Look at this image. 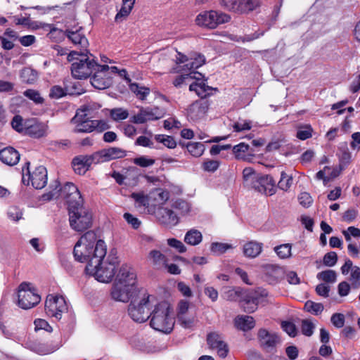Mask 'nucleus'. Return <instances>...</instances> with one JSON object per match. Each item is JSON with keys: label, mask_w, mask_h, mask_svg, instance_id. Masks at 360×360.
I'll list each match as a JSON object with an SVG mask.
<instances>
[{"label": "nucleus", "mask_w": 360, "mask_h": 360, "mask_svg": "<svg viewBox=\"0 0 360 360\" xmlns=\"http://www.w3.org/2000/svg\"><path fill=\"white\" fill-rule=\"evenodd\" d=\"M106 253L105 242L97 240L96 233L92 231L82 236L73 249L75 259L79 262L87 263L85 268L86 274L102 283H108L112 280L119 264L116 251L112 250L104 261Z\"/></svg>", "instance_id": "f257e3e1"}, {"label": "nucleus", "mask_w": 360, "mask_h": 360, "mask_svg": "<svg viewBox=\"0 0 360 360\" xmlns=\"http://www.w3.org/2000/svg\"><path fill=\"white\" fill-rule=\"evenodd\" d=\"M150 299L153 309L149 312L150 326L155 330L166 334L171 333L174 326L172 304L162 294H155Z\"/></svg>", "instance_id": "f03ea898"}, {"label": "nucleus", "mask_w": 360, "mask_h": 360, "mask_svg": "<svg viewBox=\"0 0 360 360\" xmlns=\"http://www.w3.org/2000/svg\"><path fill=\"white\" fill-rule=\"evenodd\" d=\"M155 294H110V299L116 302L130 303L128 307L129 316L137 323H143L149 318L152 302Z\"/></svg>", "instance_id": "7ed1b4c3"}, {"label": "nucleus", "mask_w": 360, "mask_h": 360, "mask_svg": "<svg viewBox=\"0 0 360 360\" xmlns=\"http://www.w3.org/2000/svg\"><path fill=\"white\" fill-rule=\"evenodd\" d=\"M86 53L81 52L80 53L77 51H71L68 56V61H73L71 66V72L72 76L79 79H86L90 77L96 70L101 68V70H108L109 66L107 65H99L94 58H90L88 56L91 54L88 51L85 50Z\"/></svg>", "instance_id": "20e7f679"}, {"label": "nucleus", "mask_w": 360, "mask_h": 360, "mask_svg": "<svg viewBox=\"0 0 360 360\" xmlns=\"http://www.w3.org/2000/svg\"><path fill=\"white\" fill-rule=\"evenodd\" d=\"M60 183L56 181L54 185H51L54 188L49 192L43 194L42 200L49 201L61 197L65 200L68 207L83 203L81 193L74 184L66 182L62 188H60Z\"/></svg>", "instance_id": "39448f33"}, {"label": "nucleus", "mask_w": 360, "mask_h": 360, "mask_svg": "<svg viewBox=\"0 0 360 360\" xmlns=\"http://www.w3.org/2000/svg\"><path fill=\"white\" fill-rule=\"evenodd\" d=\"M140 290L134 270L123 265L115 278L112 292H136Z\"/></svg>", "instance_id": "423d86ee"}, {"label": "nucleus", "mask_w": 360, "mask_h": 360, "mask_svg": "<svg viewBox=\"0 0 360 360\" xmlns=\"http://www.w3.org/2000/svg\"><path fill=\"white\" fill-rule=\"evenodd\" d=\"M70 227L76 231H83L89 229L92 224L91 212L81 205L68 207Z\"/></svg>", "instance_id": "0eeeda50"}, {"label": "nucleus", "mask_w": 360, "mask_h": 360, "mask_svg": "<svg viewBox=\"0 0 360 360\" xmlns=\"http://www.w3.org/2000/svg\"><path fill=\"white\" fill-rule=\"evenodd\" d=\"M29 162H26L22 167V181L24 184L32 186L36 189H41L45 187L47 184V170L44 166H38L32 172L30 169Z\"/></svg>", "instance_id": "6e6552de"}, {"label": "nucleus", "mask_w": 360, "mask_h": 360, "mask_svg": "<svg viewBox=\"0 0 360 360\" xmlns=\"http://www.w3.org/2000/svg\"><path fill=\"white\" fill-rule=\"evenodd\" d=\"M230 15L216 11H204L196 17V24L200 27L214 29L218 25L228 22Z\"/></svg>", "instance_id": "1a4fd4ad"}, {"label": "nucleus", "mask_w": 360, "mask_h": 360, "mask_svg": "<svg viewBox=\"0 0 360 360\" xmlns=\"http://www.w3.org/2000/svg\"><path fill=\"white\" fill-rule=\"evenodd\" d=\"M68 310L65 297L61 294H48L45 302L46 314L59 321L63 312Z\"/></svg>", "instance_id": "9d476101"}, {"label": "nucleus", "mask_w": 360, "mask_h": 360, "mask_svg": "<svg viewBox=\"0 0 360 360\" xmlns=\"http://www.w3.org/2000/svg\"><path fill=\"white\" fill-rule=\"evenodd\" d=\"M257 338L260 347L268 353L276 352V347L281 342V338L276 333H270L264 328L259 330Z\"/></svg>", "instance_id": "9b49d317"}, {"label": "nucleus", "mask_w": 360, "mask_h": 360, "mask_svg": "<svg viewBox=\"0 0 360 360\" xmlns=\"http://www.w3.org/2000/svg\"><path fill=\"white\" fill-rule=\"evenodd\" d=\"M165 115L164 110L158 107H141L139 112L131 117V122L135 124H143L148 121L157 120Z\"/></svg>", "instance_id": "f8f14e48"}, {"label": "nucleus", "mask_w": 360, "mask_h": 360, "mask_svg": "<svg viewBox=\"0 0 360 360\" xmlns=\"http://www.w3.org/2000/svg\"><path fill=\"white\" fill-rule=\"evenodd\" d=\"M220 4L230 11L247 13L255 9L259 2L257 0H221Z\"/></svg>", "instance_id": "ddd939ff"}, {"label": "nucleus", "mask_w": 360, "mask_h": 360, "mask_svg": "<svg viewBox=\"0 0 360 360\" xmlns=\"http://www.w3.org/2000/svg\"><path fill=\"white\" fill-rule=\"evenodd\" d=\"M250 187L266 195H272L276 193V183L270 175L259 174Z\"/></svg>", "instance_id": "4468645a"}, {"label": "nucleus", "mask_w": 360, "mask_h": 360, "mask_svg": "<svg viewBox=\"0 0 360 360\" xmlns=\"http://www.w3.org/2000/svg\"><path fill=\"white\" fill-rule=\"evenodd\" d=\"M206 340L209 348L216 350L220 358L224 359L227 356L229 352V346L220 334L211 332L207 334Z\"/></svg>", "instance_id": "2eb2a0df"}, {"label": "nucleus", "mask_w": 360, "mask_h": 360, "mask_svg": "<svg viewBox=\"0 0 360 360\" xmlns=\"http://www.w3.org/2000/svg\"><path fill=\"white\" fill-rule=\"evenodd\" d=\"M72 167L78 174H84L92 164L99 163L96 153L91 155H79L72 160Z\"/></svg>", "instance_id": "dca6fc26"}, {"label": "nucleus", "mask_w": 360, "mask_h": 360, "mask_svg": "<svg viewBox=\"0 0 360 360\" xmlns=\"http://www.w3.org/2000/svg\"><path fill=\"white\" fill-rule=\"evenodd\" d=\"M25 133L32 138H41L47 135L49 127L46 124L34 119L25 120Z\"/></svg>", "instance_id": "f3484780"}, {"label": "nucleus", "mask_w": 360, "mask_h": 360, "mask_svg": "<svg viewBox=\"0 0 360 360\" xmlns=\"http://www.w3.org/2000/svg\"><path fill=\"white\" fill-rule=\"evenodd\" d=\"M239 306L245 312H254L258 305L259 297H266L268 294H256L257 296H252L253 294H235Z\"/></svg>", "instance_id": "a211bd4d"}, {"label": "nucleus", "mask_w": 360, "mask_h": 360, "mask_svg": "<svg viewBox=\"0 0 360 360\" xmlns=\"http://www.w3.org/2000/svg\"><path fill=\"white\" fill-rule=\"evenodd\" d=\"M264 280L269 284L278 283L284 276L282 266L274 264H266L262 266Z\"/></svg>", "instance_id": "6ab92c4d"}, {"label": "nucleus", "mask_w": 360, "mask_h": 360, "mask_svg": "<svg viewBox=\"0 0 360 360\" xmlns=\"http://www.w3.org/2000/svg\"><path fill=\"white\" fill-rule=\"evenodd\" d=\"M40 294H13V300L23 309H30L41 301Z\"/></svg>", "instance_id": "aec40b11"}, {"label": "nucleus", "mask_w": 360, "mask_h": 360, "mask_svg": "<svg viewBox=\"0 0 360 360\" xmlns=\"http://www.w3.org/2000/svg\"><path fill=\"white\" fill-rule=\"evenodd\" d=\"M210 102L205 98L193 102L188 109V115L193 120H198L204 117L209 109Z\"/></svg>", "instance_id": "412c9836"}, {"label": "nucleus", "mask_w": 360, "mask_h": 360, "mask_svg": "<svg viewBox=\"0 0 360 360\" xmlns=\"http://www.w3.org/2000/svg\"><path fill=\"white\" fill-rule=\"evenodd\" d=\"M84 110L77 111L75 116L72 118V121L76 123L75 131L89 133L94 130L93 120L86 117Z\"/></svg>", "instance_id": "4be33fe9"}, {"label": "nucleus", "mask_w": 360, "mask_h": 360, "mask_svg": "<svg viewBox=\"0 0 360 360\" xmlns=\"http://www.w3.org/2000/svg\"><path fill=\"white\" fill-rule=\"evenodd\" d=\"M96 153L99 163L122 158L127 155L126 150L117 147H110L108 148L102 149Z\"/></svg>", "instance_id": "5701e85b"}, {"label": "nucleus", "mask_w": 360, "mask_h": 360, "mask_svg": "<svg viewBox=\"0 0 360 360\" xmlns=\"http://www.w3.org/2000/svg\"><path fill=\"white\" fill-rule=\"evenodd\" d=\"M178 57H176L177 63H184L183 70H193L198 69L201 67L205 61V57L202 55H198L197 56H191L188 58L187 56L178 53Z\"/></svg>", "instance_id": "b1692460"}, {"label": "nucleus", "mask_w": 360, "mask_h": 360, "mask_svg": "<svg viewBox=\"0 0 360 360\" xmlns=\"http://www.w3.org/2000/svg\"><path fill=\"white\" fill-rule=\"evenodd\" d=\"M156 217L158 221L166 226H174L179 222V217L172 210L167 207H159L156 212Z\"/></svg>", "instance_id": "393cba45"}, {"label": "nucleus", "mask_w": 360, "mask_h": 360, "mask_svg": "<svg viewBox=\"0 0 360 360\" xmlns=\"http://www.w3.org/2000/svg\"><path fill=\"white\" fill-rule=\"evenodd\" d=\"M68 38L75 45H79L82 48H86L89 42L84 34L82 27L67 29L65 32Z\"/></svg>", "instance_id": "a878e982"}, {"label": "nucleus", "mask_w": 360, "mask_h": 360, "mask_svg": "<svg viewBox=\"0 0 360 360\" xmlns=\"http://www.w3.org/2000/svg\"><path fill=\"white\" fill-rule=\"evenodd\" d=\"M0 160L7 165L13 166L19 162L20 154L13 147H6L0 150Z\"/></svg>", "instance_id": "bb28decb"}, {"label": "nucleus", "mask_w": 360, "mask_h": 360, "mask_svg": "<svg viewBox=\"0 0 360 360\" xmlns=\"http://www.w3.org/2000/svg\"><path fill=\"white\" fill-rule=\"evenodd\" d=\"M108 70H101V68L96 70L91 75V84L92 86L98 89H105L110 85V81L105 78L106 72Z\"/></svg>", "instance_id": "cd10ccee"}, {"label": "nucleus", "mask_w": 360, "mask_h": 360, "mask_svg": "<svg viewBox=\"0 0 360 360\" xmlns=\"http://www.w3.org/2000/svg\"><path fill=\"white\" fill-rule=\"evenodd\" d=\"M336 155L339 160L340 170H344L349 165L352 159V155L349 150L347 142L340 144Z\"/></svg>", "instance_id": "c85d7f7f"}, {"label": "nucleus", "mask_w": 360, "mask_h": 360, "mask_svg": "<svg viewBox=\"0 0 360 360\" xmlns=\"http://www.w3.org/2000/svg\"><path fill=\"white\" fill-rule=\"evenodd\" d=\"M234 324L238 330L248 331L255 327V321L250 316H238L234 319Z\"/></svg>", "instance_id": "c756f323"}, {"label": "nucleus", "mask_w": 360, "mask_h": 360, "mask_svg": "<svg viewBox=\"0 0 360 360\" xmlns=\"http://www.w3.org/2000/svg\"><path fill=\"white\" fill-rule=\"evenodd\" d=\"M263 244L256 241H250L243 246L244 255L250 258L257 257L262 251Z\"/></svg>", "instance_id": "7c9ffc66"}, {"label": "nucleus", "mask_w": 360, "mask_h": 360, "mask_svg": "<svg viewBox=\"0 0 360 360\" xmlns=\"http://www.w3.org/2000/svg\"><path fill=\"white\" fill-rule=\"evenodd\" d=\"M202 240V233L195 229L188 231L184 237V241L191 245H197L201 243Z\"/></svg>", "instance_id": "2f4dec72"}, {"label": "nucleus", "mask_w": 360, "mask_h": 360, "mask_svg": "<svg viewBox=\"0 0 360 360\" xmlns=\"http://www.w3.org/2000/svg\"><path fill=\"white\" fill-rule=\"evenodd\" d=\"M148 259L157 268L166 265L167 258L159 250H153L149 252Z\"/></svg>", "instance_id": "473e14b6"}, {"label": "nucleus", "mask_w": 360, "mask_h": 360, "mask_svg": "<svg viewBox=\"0 0 360 360\" xmlns=\"http://www.w3.org/2000/svg\"><path fill=\"white\" fill-rule=\"evenodd\" d=\"M274 250L281 259H289L292 256V245L290 243L277 245L274 247Z\"/></svg>", "instance_id": "72a5a7b5"}, {"label": "nucleus", "mask_w": 360, "mask_h": 360, "mask_svg": "<svg viewBox=\"0 0 360 360\" xmlns=\"http://www.w3.org/2000/svg\"><path fill=\"white\" fill-rule=\"evenodd\" d=\"M172 207L181 215H185L189 213L191 208L188 202L181 198L174 200L172 202Z\"/></svg>", "instance_id": "f704fd0d"}, {"label": "nucleus", "mask_w": 360, "mask_h": 360, "mask_svg": "<svg viewBox=\"0 0 360 360\" xmlns=\"http://www.w3.org/2000/svg\"><path fill=\"white\" fill-rule=\"evenodd\" d=\"M20 77L23 82L27 84H33L37 81L38 75L33 69L25 68L22 70Z\"/></svg>", "instance_id": "c9c22d12"}, {"label": "nucleus", "mask_w": 360, "mask_h": 360, "mask_svg": "<svg viewBox=\"0 0 360 360\" xmlns=\"http://www.w3.org/2000/svg\"><path fill=\"white\" fill-rule=\"evenodd\" d=\"M130 90L136 94V97L142 101L145 100L150 94V89L145 86H140L136 83H132L129 85Z\"/></svg>", "instance_id": "e433bc0d"}, {"label": "nucleus", "mask_w": 360, "mask_h": 360, "mask_svg": "<svg viewBox=\"0 0 360 360\" xmlns=\"http://www.w3.org/2000/svg\"><path fill=\"white\" fill-rule=\"evenodd\" d=\"M188 151L194 157H200L205 151V145L202 143H189L187 145Z\"/></svg>", "instance_id": "4c0bfd02"}, {"label": "nucleus", "mask_w": 360, "mask_h": 360, "mask_svg": "<svg viewBox=\"0 0 360 360\" xmlns=\"http://www.w3.org/2000/svg\"><path fill=\"white\" fill-rule=\"evenodd\" d=\"M349 281L351 283L352 289L358 290L360 287V268L359 266H354L352 269Z\"/></svg>", "instance_id": "58836bf2"}, {"label": "nucleus", "mask_w": 360, "mask_h": 360, "mask_svg": "<svg viewBox=\"0 0 360 360\" xmlns=\"http://www.w3.org/2000/svg\"><path fill=\"white\" fill-rule=\"evenodd\" d=\"M210 89V86L206 85L204 82L193 83L189 86V90L191 91H195L201 98H204V97L206 96L205 93Z\"/></svg>", "instance_id": "ea45409f"}, {"label": "nucleus", "mask_w": 360, "mask_h": 360, "mask_svg": "<svg viewBox=\"0 0 360 360\" xmlns=\"http://www.w3.org/2000/svg\"><path fill=\"white\" fill-rule=\"evenodd\" d=\"M313 129L309 124L300 126L297 131L296 136L300 140H306L312 136Z\"/></svg>", "instance_id": "a19ab883"}, {"label": "nucleus", "mask_w": 360, "mask_h": 360, "mask_svg": "<svg viewBox=\"0 0 360 360\" xmlns=\"http://www.w3.org/2000/svg\"><path fill=\"white\" fill-rule=\"evenodd\" d=\"M292 176L287 174L285 172L281 174V179L278 183V187L283 191H288L292 184Z\"/></svg>", "instance_id": "79ce46f5"}, {"label": "nucleus", "mask_w": 360, "mask_h": 360, "mask_svg": "<svg viewBox=\"0 0 360 360\" xmlns=\"http://www.w3.org/2000/svg\"><path fill=\"white\" fill-rule=\"evenodd\" d=\"M231 248V245L229 244L216 242L211 244L210 250L213 254L220 255Z\"/></svg>", "instance_id": "37998d69"}, {"label": "nucleus", "mask_w": 360, "mask_h": 360, "mask_svg": "<svg viewBox=\"0 0 360 360\" xmlns=\"http://www.w3.org/2000/svg\"><path fill=\"white\" fill-rule=\"evenodd\" d=\"M129 112L127 110L117 108L110 110V117L115 121H120L125 120L128 117Z\"/></svg>", "instance_id": "c03bdc74"}, {"label": "nucleus", "mask_w": 360, "mask_h": 360, "mask_svg": "<svg viewBox=\"0 0 360 360\" xmlns=\"http://www.w3.org/2000/svg\"><path fill=\"white\" fill-rule=\"evenodd\" d=\"M259 173H256L252 167H245L243 171V179L245 184L250 186Z\"/></svg>", "instance_id": "a18cd8bd"}, {"label": "nucleus", "mask_w": 360, "mask_h": 360, "mask_svg": "<svg viewBox=\"0 0 360 360\" xmlns=\"http://www.w3.org/2000/svg\"><path fill=\"white\" fill-rule=\"evenodd\" d=\"M304 309L307 311L317 315L323 311L324 307L321 303H316L311 300H308L304 304Z\"/></svg>", "instance_id": "49530a36"}, {"label": "nucleus", "mask_w": 360, "mask_h": 360, "mask_svg": "<svg viewBox=\"0 0 360 360\" xmlns=\"http://www.w3.org/2000/svg\"><path fill=\"white\" fill-rule=\"evenodd\" d=\"M25 120L20 115H15L11 121L12 127L20 133H25Z\"/></svg>", "instance_id": "de8ad7c7"}, {"label": "nucleus", "mask_w": 360, "mask_h": 360, "mask_svg": "<svg viewBox=\"0 0 360 360\" xmlns=\"http://www.w3.org/2000/svg\"><path fill=\"white\" fill-rule=\"evenodd\" d=\"M315 328L314 324L309 319H303L301 322V330L303 335L307 337L312 335Z\"/></svg>", "instance_id": "09e8293b"}, {"label": "nucleus", "mask_w": 360, "mask_h": 360, "mask_svg": "<svg viewBox=\"0 0 360 360\" xmlns=\"http://www.w3.org/2000/svg\"><path fill=\"white\" fill-rule=\"evenodd\" d=\"M317 277L326 283H334L336 281V273L333 270L323 271L318 274Z\"/></svg>", "instance_id": "8fccbe9b"}, {"label": "nucleus", "mask_w": 360, "mask_h": 360, "mask_svg": "<svg viewBox=\"0 0 360 360\" xmlns=\"http://www.w3.org/2000/svg\"><path fill=\"white\" fill-rule=\"evenodd\" d=\"M155 139L157 141L163 143L165 146L169 148H174L176 146V143L173 139V137L170 136H165V135H156Z\"/></svg>", "instance_id": "3c124183"}, {"label": "nucleus", "mask_w": 360, "mask_h": 360, "mask_svg": "<svg viewBox=\"0 0 360 360\" xmlns=\"http://www.w3.org/2000/svg\"><path fill=\"white\" fill-rule=\"evenodd\" d=\"M220 165V162L216 160H206L202 165V168L207 172H214Z\"/></svg>", "instance_id": "603ef678"}, {"label": "nucleus", "mask_w": 360, "mask_h": 360, "mask_svg": "<svg viewBox=\"0 0 360 360\" xmlns=\"http://www.w3.org/2000/svg\"><path fill=\"white\" fill-rule=\"evenodd\" d=\"M24 96L32 100L37 104H41L44 102V98L41 96L38 91L34 89H27L24 91Z\"/></svg>", "instance_id": "864d4df0"}, {"label": "nucleus", "mask_w": 360, "mask_h": 360, "mask_svg": "<svg viewBox=\"0 0 360 360\" xmlns=\"http://www.w3.org/2000/svg\"><path fill=\"white\" fill-rule=\"evenodd\" d=\"M282 329L290 337H295L297 334L296 326L291 321H284L281 323Z\"/></svg>", "instance_id": "5fc2aeb1"}, {"label": "nucleus", "mask_w": 360, "mask_h": 360, "mask_svg": "<svg viewBox=\"0 0 360 360\" xmlns=\"http://www.w3.org/2000/svg\"><path fill=\"white\" fill-rule=\"evenodd\" d=\"M342 234L347 242L351 240V236L360 238V229L354 226H349L347 230L342 231Z\"/></svg>", "instance_id": "6e6d98bb"}, {"label": "nucleus", "mask_w": 360, "mask_h": 360, "mask_svg": "<svg viewBox=\"0 0 360 360\" xmlns=\"http://www.w3.org/2000/svg\"><path fill=\"white\" fill-rule=\"evenodd\" d=\"M134 163L141 167H148L152 166L155 163V160L148 158L146 156H140L134 159Z\"/></svg>", "instance_id": "4d7b16f0"}, {"label": "nucleus", "mask_w": 360, "mask_h": 360, "mask_svg": "<svg viewBox=\"0 0 360 360\" xmlns=\"http://www.w3.org/2000/svg\"><path fill=\"white\" fill-rule=\"evenodd\" d=\"M8 216L10 219L18 221L22 217V212L18 207L11 206L8 210Z\"/></svg>", "instance_id": "13d9d810"}, {"label": "nucleus", "mask_w": 360, "mask_h": 360, "mask_svg": "<svg viewBox=\"0 0 360 360\" xmlns=\"http://www.w3.org/2000/svg\"><path fill=\"white\" fill-rule=\"evenodd\" d=\"M131 197L134 200L138 206L146 207L148 205V197L143 193H131Z\"/></svg>", "instance_id": "bf43d9fd"}, {"label": "nucleus", "mask_w": 360, "mask_h": 360, "mask_svg": "<svg viewBox=\"0 0 360 360\" xmlns=\"http://www.w3.org/2000/svg\"><path fill=\"white\" fill-rule=\"evenodd\" d=\"M65 95L66 90L58 85L52 86L49 93V96L55 99L60 98Z\"/></svg>", "instance_id": "052dcab7"}, {"label": "nucleus", "mask_w": 360, "mask_h": 360, "mask_svg": "<svg viewBox=\"0 0 360 360\" xmlns=\"http://www.w3.org/2000/svg\"><path fill=\"white\" fill-rule=\"evenodd\" d=\"M338 261V255L335 252H330L323 257V262L327 266H333Z\"/></svg>", "instance_id": "680f3d73"}, {"label": "nucleus", "mask_w": 360, "mask_h": 360, "mask_svg": "<svg viewBox=\"0 0 360 360\" xmlns=\"http://www.w3.org/2000/svg\"><path fill=\"white\" fill-rule=\"evenodd\" d=\"M34 324L36 330H44L47 332H52L53 330V328L49 325V323L42 319H35Z\"/></svg>", "instance_id": "e2e57ef3"}, {"label": "nucleus", "mask_w": 360, "mask_h": 360, "mask_svg": "<svg viewBox=\"0 0 360 360\" xmlns=\"http://www.w3.org/2000/svg\"><path fill=\"white\" fill-rule=\"evenodd\" d=\"M331 323L338 328H342L345 324V316L340 313L333 314L330 319Z\"/></svg>", "instance_id": "0e129e2a"}, {"label": "nucleus", "mask_w": 360, "mask_h": 360, "mask_svg": "<svg viewBox=\"0 0 360 360\" xmlns=\"http://www.w3.org/2000/svg\"><path fill=\"white\" fill-rule=\"evenodd\" d=\"M167 244L177 250L179 252L183 253L186 251V248L184 245V243L175 238H169L167 240Z\"/></svg>", "instance_id": "69168bd1"}, {"label": "nucleus", "mask_w": 360, "mask_h": 360, "mask_svg": "<svg viewBox=\"0 0 360 360\" xmlns=\"http://www.w3.org/2000/svg\"><path fill=\"white\" fill-rule=\"evenodd\" d=\"M178 322L184 328H191L193 326L194 318L187 317L186 315L177 316Z\"/></svg>", "instance_id": "338daca9"}, {"label": "nucleus", "mask_w": 360, "mask_h": 360, "mask_svg": "<svg viewBox=\"0 0 360 360\" xmlns=\"http://www.w3.org/2000/svg\"><path fill=\"white\" fill-rule=\"evenodd\" d=\"M300 205L304 207H309L312 204L313 200L309 193H301L298 197Z\"/></svg>", "instance_id": "774afa93"}]
</instances>
